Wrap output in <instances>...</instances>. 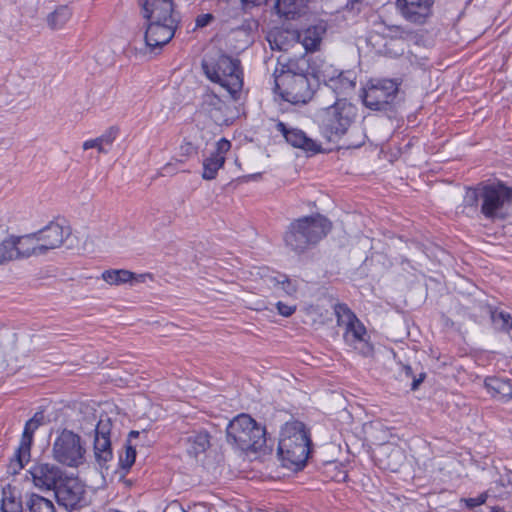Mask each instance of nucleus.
Segmentation results:
<instances>
[{
	"label": "nucleus",
	"mask_w": 512,
	"mask_h": 512,
	"mask_svg": "<svg viewBox=\"0 0 512 512\" xmlns=\"http://www.w3.org/2000/svg\"><path fill=\"white\" fill-rule=\"evenodd\" d=\"M136 447H137L136 445L135 446L130 445V462H129L130 468L133 466L135 459H136V455L138 453Z\"/></svg>",
	"instance_id": "nucleus-52"
},
{
	"label": "nucleus",
	"mask_w": 512,
	"mask_h": 512,
	"mask_svg": "<svg viewBox=\"0 0 512 512\" xmlns=\"http://www.w3.org/2000/svg\"><path fill=\"white\" fill-rule=\"evenodd\" d=\"M124 456L120 457V463L123 469L128 467V440L123 444Z\"/></svg>",
	"instance_id": "nucleus-50"
},
{
	"label": "nucleus",
	"mask_w": 512,
	"mask_h": 512,
	"mask_svg": "<svg viewBox=\"0 0 512 512\" xmlns=\"http://www.w3.org/2000/svg\"><path fill=\"white\" fill-rule=\"evenodd\" d=\"M54 493L59 506L70 512L89 504L85 485L75 477L65 475L55 488Z\"/></svg>",
	"instance_id": "nucleus-12"
},
{
	"label": "nucleus",
	"mask_w": 512,
	"mask_h": 512,
	"mask_svg": "<svg viewBox=\"0 0 512 512\" xmlns=\"http://www.w3.org/2000/svg\"><path fill=\"white\" fill-rule=\"evenodd\" d=\"M282 285L280 286L288 295H293L297 292V284L292 281L287 275L279 277Z\"/></svg>",
	"instance_id": "nucleus-42"
},
{
	"label": "nucleus",
	"mask_w": 512,
	"mask_h": 512,
	"mask_svg": "<svg viewBox=\"0 0 512 512\" xmlns=\"http://www.w3.org/2000/svg\"><path fill=\"white\" fill-rule=\"evenodd\" d=\"M71 16V9L67 5H61L48 15L47 23L51 29L58 30L65 26Z\"/></svg>",
	"instance_id": "nucleus-29"
},
{
	"label": "nucleus",
	"mask_w": 512,
	"mask_h": 512,
	"mask_svg": "<svg viewBox=\"0 0 512 512\" xmlns=\"http://www.w3.org/2000/svg\"><path fill=\"white\" fill-rule=\"evenodd\" d=\"M297 62L300 64L301 67H304V72L307 74V76L310 74L315 79H317V71L322 70L324 68V65L328 63L324 59H321L320 57H311L307 60L302 59Z\"/></svg>",
	"instance_id": "nucleus-35"
},
{
	"label": "nucleus",
	"mask_w": 512,
	"mask_h": 512,
	"mask_svg": "<svg viewBox=\"0 0 512 512\" xmlns=\"http://www.w3.org/2000/svg\"><path fill=\"white\" fill-rule=\"evenodd\" d=\"M276 130L283 135L287 143L295 148H300L313 154L321 151V146L309 138L301 129L289 128L285 123L279 121L276 124Z\"/></svg>",
	"instance_id": "nucleus-18"
},
{
	"label": "nucleus",
	"mask_w": 512,
	"mask_h": 512,
	"mask_svg": "<svg viewBox=\"0 0 512 512\" xmlns=\"http://www.w3.org/2000/svg\"><path fill=\"white\" fill-rule=\"evenodd\" d=\"M43 253L59 248L71 235L70 226L60 222H50L43 229L36 232Z\"/></svg>",
	"instance_id": "nucleus-15"
},
{
	"label": "nucleus",
	"mask_w": 512,
	"mask_h": 512,
	"mask_svg": "<svg viewBox=\"0 0 512 512\" xmlns=\"http://www.w3.org/2000/svg\"><path fill=\"white\" fill-rule=\"evenodd\" d=\"M133 404L135 408H139L134 412V416L141 417L146 414V409L150 406L149 400L142 394L137 393L134 395Z\"/></svg>",
	"instance_id": "nucleus-38"
},
{
	"label": "nucleus",
	"mask_w": 512,
	"mask_h": 512,
	"mask_svg": "<svg viewBox=\"0 0 512 512\" xmlns=\"http://www.w3.org/2000/svg\"><path fill=\"white\" fill-rule=\"evenodd\" d=\"M203 104L211 110L214 109L218 111L222 110L224 105L221 98L214 92H207L203 95Z\"/></svg>",
	"instance_id": "nucleus-39"
},
{
	"label": "nucleus",
	"mask_w": 512,
	"mask_h": 512,
	"mask_svg": "<svg viewBox=\"0 0 512 512\" xmlns=\"http://www.w3.org/2000/svg\"><path fill=\"white\" fill-rule=\"evenodd\" d=\"M485 387L491 397L498 401L505 403L512 399V383L509 379L487 377Z\"/></svg>",
	"instance_id": "nucleus-22"
},
{
	"label": "nucleus",
	"mask_w": 512,
	"mask_h": 512,
	"mask_svg": "<svg viewBox=\"0 0 512 512\" xmlns=\"http://www.w3.org/2000/svg\"><path fill=\"white\" fill-rule=\"evenodd\" d=\"M400 376L405 377L406 379H411V390L415 391L426 378V373L421 371L418 375H416L414 373V369L410 365L402 364Z\"/></svg>",
	"instance_id": "nucleus-36"
},
{
	"label": "nucleus",
	"mask_w": 512,
	"mask_h": 512,
	"mask_svg": "<svg viewBox=\"0 0 512 512\" xmlns=\"http://www.w3.org/2000/svg\"><path fill=\"white\" fill-rule=\"evenodd\" d=\"M357 115V108L346 99H338L327 107L320 118V131L329 142H338L344 136Z\"/></svg>",
	"instance_id": "nucleus-7"
},
{
	"label": "nucleus",
	"mask_w": 512,
	"mask_h": 512,
	"mask_svg": "<svg viewBox=\"0 0 512 512\" xmlns=\"http://www.w3.org/2000/svg\"><path fill=\"white\" fill-rule=\"evenodd\" d=\"M16 248L14 236H10L0 243V265L18 259Z\"/></svg>",
	"instance_id": "nucleus-33"
},
{
	"label": "nucleus",
	"mask_w": 512,
	"mask_h": 512,
	"mask_svg": "<svg viewBox=\"0 0 512 512\" xmlns=\"http://www.w3.org/2000/svg\"><path fill=\"white\" fill-rule=\"evenodd\" d=\"M34 486L43 491L55 490L65 473L53 463L36 462L28 470Z\"/></svg>",
	"instance_id": "nucleus-13"
},
{
	"label": "nucleus",
	"mask_w": 512,
	"mask_h": 512,
	"mask_svg": "<svg viewBox=\"0 0 512 512\" xmlns=\"http://www.w3.org/2000/svg\"><path fill=\"white\" fill-rule=\"evenodd\" d=\"M434 0H396L398 13L409 23L424 25L433 14Z\"/></svg>",
	"instance_id": "nucleus-14"
},
{
	"label": "nucleus",
	"mask_w": 512,
	"mask_h": 512,
	"mask_svg": "<svg viewBox=\"0 0 512 512\" xmlns=\"http://www.w3.org/2000/svg\"><path fill=\"white\" fill-rule=\"evenodd\" d=\"M210 434L205 430L193 431L185 439L189 455L197 457L210 447Z\"/></svg>",
	"instance_id": "nucleus-26"
},
{
	"label": "nucleus",
	"mask_w": 512,
	"mask_h": 512,
	"mask_svg": "<svg viewBox=\"0 0 512 512\" xmlns=\"http://www.w3.org/2000/svg\"><path fill=\"white\" fill-rule=\"evenodd\" d=\"M38 428L39 426L34 424V422L29 420L26 422L19 447L14 454V458L11 459L9 464L8 469L10 473H17L24 468L25 464L29 462L33 435Z\"/></svg>",
	"instance_id": "nucleus-17"
},
{
	"label": "nucleus",
	"mask_w": 512,
	"mask_h": 512,
	"mask_svg": "<svg viewBox=\"0 0 512 512\" xmlns=\"http://www.w3.org/2000/svg\"><path fill=\"white\" fill-rule=\"evenodd\" d=\"M482 209L481 184L475 187H466L462 203L456 207V213L468 218H480Z\"/></svg>",
	"instance_id": "nucleus-19"
},
{
	"label": "nucleus",
	"mask_w": 512,
	"mask_h": 512,
	"mask_svg": "<svg viewBox=\"0 0 512 512\" xmlns=\"http://www.w3.org/2000/svg\"><path fill=\"white\" fill-rule=\"evenodd\" d=\"M487 495L486 494H480L477 497L474 498H467L464 499V502L466 506L470 509L478 507L486 502Z\"/></svg>",
	"instance_id": "nucleus-45"
},
{
	"label": "nucleus",
	"mask_w": 512,
	"mask_h": 512,
	"mask_svg": "<svg viewBox=\"0 0 512 512\" xmlns=\"http://www.w3.org/2000/svg\"><path fill=\"white\" fill-rule=\"evenodd\" d=\"M283 275L284 274H277L276 276H270L268 280L274 286H281L282 282L280 281L279 277Z\"/></svg>",
	"instance_id": "nucleus-53"
},
{
	"label": "nucleus",
	"mask_w": 512,
	"mask_h": 512,
	"mask_svg": "<svg viewBox=\"0 0 512 512\" xmlns=\"http://www.w3.org/2000/svg\"><path fill=\"white\" fill-rule=\"evenodd\" d=\"M304 67L296 61H290L284 65L278 73L274 71V91L281 98L291 104H306L314 94V89L309 82Z\"/></svg>",
	"instance_id": "nucleus-5"
},
{
	"label": "nucleus",
	"mask_w": 512,
	"mask_h": 512,
	"mask_svg": "<svg viewBox=\"0 0 512 512\" xmlns=\"http://www.w3.org/2000/svg\"><path fill=\"white\" fill-rule=\"evenodd\" d=\"M225 163V157H215L210 155L203 161V173L202 177L205 180H213L216 178L217 172L223 167Z\"/></svg>",
	"instance_id": "nucleus-31"
},
{
	"label": "nucleus",
	"mask_w": 512,
	"mask_h": 512,
	"mask_svg": "<svg viewBox=\"0 0 512 512\" xmlns=\"http://www.w3.org/2000/svg\"><path fill=\"white\" fill-rule=\"evenodd\" d=\"M25 506L28 512H56V508L52 500L36 493L28 495Z\"/></svg>",
	"instance_id": "nucleus-28"
},
{
	"label": "nucleus",
	"mask_w": 512,
	"mask_h": 512,
	"mask_svg": "<svg viewBox=\"0 0 512 512\" xmlns=\"http://www.w3.org/2000/svg\"><path fill=\"white\" fill-rule=\"evenodd\" d=\"M491 321L497 331L508 333L512 331V316L503 310L491 311Z\"/></svg>",
	"instance_id": "nucleus-30"
},
{
	"label": "nucleus",
	"mask_w": 512,
	"mask_h": 512,
	"mask_svg": "<svg viewBox=\"0 0 512 512\" xmlns=\"http://www.w3.org/2000/svg\"><path fill=\"white\" fill-rule=\"evenodd\" d=\"M481 215L491 222L503 221L512 215V188L502 183L483 184Z\"/></svg>",
	"instance_id": "nucleus-9"
},
{
	"label": "nucleus",
	"mask_w": 512,
	"mask_h": 512,
	"mask_svg": "<svg viewBox=\"0 0 512 512\" xmlns=\"http://www.w3.org/2000/svg\"><path fill=\"white\" fill-rule=\"evenodd\" d=\"M29 421L34 422V424L40 427L44 422L43 412H36L34 416L31 419H29Z\"/></svg>",
	"instance_id": "nucleus-51"
},
{
	"label": "nucleus",
	"mask_w": 512,
	"mask_h": 512,
	"mask_svg": "<svg viewBox=\"0 0 512 512\" xmlns=\"http://www.w3.org/2000/svg\"><path fill=\"white\" fill-rule=\"evenodd\" d=\"M14 240L17 246L18 259L44 255L36 232L23 236H14Z\"/></svg>",
	"instance_id": "nucleus-21"
},
{
	"label": "nucleus",
	"mask_w": 512,
	"mask_h": 512,
	"mask_svg": "<svg viewBox=\"0 0 512 512\" xmlns=\"http://www.w3.org/2000/svg\"><path fill=\"white\" fill-rule=\"evenodd\" d=\"M356 78L357 76L354 71H338L327 86L333 90L336 95L345 96L355 88Z\"/></svg>",
	"instance_id": "nucleus-24"
},
{
	"label": "nucleus",
	"mask_w": 512,
	"mask_h": 512,
	"mask_svg": "<svg viewBox=\"0 0 512 512\" xmlns=\"http://www.w3.org/2000/svg\"><path fill=\"white\" fill-rule=\"evenodd\" d=\"M132 382H136V380L130 378L129 383L131 384Z\"/></svg>",
	"instance_id": "nucleus-55"
},
{
	"label": "nucleus",
	"mask_w": 512,
	"mask_h": 512,
	"mask_svg": "<svg viewBox=\"0 0 512 512\" xmlns=\"http://www.w3.org/2000/svg\"><path fill=\"white\" fill-rule=\"evenodd\" d=\"M214 20V16L211 13L200 14L196 17L195 25L196 28H204L208 26Z\"/></svg>",
	"instance_id": "nucleus-44"
},
{
	"label": "nucleus",
	"mask_w": 512,
	"mask_h": 512,
	"mask_svg": "<svg viewBox=\"0 0 512 512\" xmlns=\"http://www.w3.org/2000/svg\"><path fill=\"white\" fill-rule=\"evenodd\" d=\"M142 17L146 20L177 14L173 0H137Z\"/></svg>",
	"instance_id": "nucleus-20"
},
{
	"label": "nucleus",
	"mask_w": 512,
	"mask_h": 512,
	"mask_svg": "<svg viewBox=\"0 0 512 512\" xmlns=\"http://www.w3.org/2000/svg\"><path fill=\"white\" fill-rule=\"evenodd\" d=\"M1 512H23V504L10 489H3Z\"/></svg>",
	"instance_id": "nucleus-32"
},
{
	"label": "nucleus",
	"mask_w": 512,
	"mask_h": 512,
	"mask_svg": "<svg viewBox=\"0 0 512 512\" xmlns=\"http://www.w3.org/2000/svg\"><path fill=\"white\" fill-rule=\"evenodd\" d=\"M400 82L396 79H372L360 95L364 106L373 111H391L395 105Z\"/></svg>",
	"instance_id": "nucleus-10"
},
{
	"label": "nucleus",
	"mask_w": 512,
	"mask_h": 512,
	"mask_svg": "<svg viewBox=\"0 0 512 512\" xmlns=\"http://www.w3.org/2000/svg\"><path fill=\"white\" fill-rule=\"evenodd\" d=\"M325 32V28L321 25L310 26L301 32H296V40L307 52H314L319 49Z\"/></svg>",
	"instance_id": "nucleus-23"
},
{
	"label": "nucleus",
	"mask_w": 512,
	"mask_h": 512,
	"mask_svg": "<svg viewBox=\"0 0 512 512\" xmlns=\"http://www.w3.org/2000/svg\"><path fill=\"white\" fill-rule=\"evenodd\" d=\"M101 278L109 285H119L128 282V270L110 269L101 274Z\"/></svg>",
	"instance_id": "nucleus-34"
},
{
	"label": "nucleus",
	"mask_w": 512,
	"mask_h": 512,
	"mask_svg": "<svg viewBox=\"0 0 512 512\" xmlns=\"http://www.w3.org/2000/svg\"><path fill=\"white\" fill-rule=\"evenodd\" d=\"M206 77L225 88L233 100H238L243 88V71L239 59L223 53L206 56L202 60Z\"/></svg>",
	"instance_id": "nucleus-6"
},
{
	"label": "nucleus",
	"mask_w": 512,
	"mask_h": 512,
	"mask_svg": "<svg viewBox=\"0 0 512 512\" xmlns=\"http://www.w3.org/2000/svg\"><path fill=\"white\" fill-rule=\"evenodd\" d=\"M226 433L228 442L246 454L266 455L272 451L271 446L267 444L265 427L248 414H240L231 420Z\"/></svg>",
	"instance_id": "nucleus-4"
},
{
	"label": "nucleus",
	"mask_w": 512,
	"mask_h": 512,
	"mask_svg": "<svg viewBox=\"0 0 512 512\" xmlns=\"http://www.w3.org/2000/svg\"><path fill=\"white\" fill-rule=\"evenodd\" d=\"M139 436V431L130 430V439L137 438Z\"/></svg>",
	"instance_id": "nucleus-54"
},
{
	"label": "nucleus",
	"mask_w": 512,
	"mask_h": 512,
	"mask_svg": "<svg viewBox=\"0 0 512 512\" xmlns=\"http://www.w3.org/2000/svg\"><path fill=\"white\" fill-rule=\"evenodd\" d=\"M338 71L332 64L327 63L322 70L317 71V81H322L327 86Z\"/></svg>",
	"instance_id": "nucleus-40"
},
{
	"label": "nucleus",
	"mask_w": 512,
	"mask_h": 512,
	"mask_svg": "<svg viewBox=\"0 0 512 512\" xmlns=\"http://www.w3.org/2000/svg\"><path fill=\"white\" fill-rule=\"evenodd\" d=\"M361 0H348L345 8L351 12L358 13L360 11Z\"/></svg>",
	"instance_id": "nucleus-49"
},
{
	"label": "nucleus",
	"mask_w": 512,
	"mask_h": 512,
	"mask_svg": "<svg viewBox=\"0 0 512 512\" xmlns=\"http://www.w3.org/2000/svg\"><path fill=\"white\" fill-rule=\"evenodd\" d=\"M147 279L152 281L153 275L151 273L136 274V273L130 272V286H132L136 283L146 282Z\"/></svg>",
	"instance_id": "nucleus-47"
},
{
	"label": "nucleus",
	"mask_w": 512,
	"mask_h": 512,
	"mask_svg": "<svg viewBox=\"0 0 512 512\" xmlns=\"http://www.w3.org/2000/svg\"><path fill=\"white\" fill-rule=\"evenodd\" d=\"M334 313L338 325L345 326V343L364 357L372 356L374 347L368 340L367 330L350 308L346 304L337 303L334 306Z\"/></svg>",
	"instance_id": "nucleus-8"
},
{
	"label": "nucleus",
	"mask_w": 512,
	"mask_h": 512,
	"mask_svg": "<svg viewBox=\"0 0 512 512\" xmlns=\"http://www.w3.org/2000/svg\"><path fill=\"white\" fill-rule=\"evenodd\" d=\"M111 422L101 419L95 427L94 456L99 466L103 467L113 457L110 440Z\"/></svg>",
	"instance_id": "nucleus-16"
},
{
	"label": "nucleus",
	"mask_w": 512,
	"mask_h": 512,
	"mask_svg": "<svg viewBox=\"0 0 512 512\" xmlns=\"http://www.w3.org/2000/svg\"><path fill=\"white\" fill-rule=\"evenodd\" d=\"M82 147L84 150L96 149L98 153H108V148H105L97 138L84 141Z\"/></svg>",
	"instance_id": "nucleus-43"
},
{
	"label": "nucleus",
	"mask_w": 512,
	"mask_h": 512,
	"mask_svg": "<svg viewBox=\"0 0 512 512\" xmlns=\"http://www.w3.org/2000/svg\"><path fill=\"white\" fill-rule=\"evenodd\" d=\"M293 40H296V32L294 31L277 29L267 35L270 48L277 51L287 50Z\"/></svg>",
	"instance_id": "nucleus-27"
},
{
	"label": "nucleus",
	"mask_w": 512,
	"mask_h": 512,
	"mask_svg": "<svg viewBox=\"0 0 512 512\" xmlns=\"http://www.w3.org/2000/svg\"><path fill=\"white\" fill-rule=\"evenodd\" d=\"M118 135L119 128L116 126H111L103 134L97 137V139L105 148H108L109 151L113 142L117 139Z\"/></svg>",
	"instance_id": "nucleus-37"
},
{
	"label": "nucleus",
	"mask_w": 512,
	"mask_h": 512,
	"mask_svg": "<svg viewBox=\"0 0 512 512\" xmlns=\"http://www.w3.org/2000/svg\"><path fill=\"white\" fill-rule=\"evenodd\" d=\"M86 449L81 437L71 430L63 429L52 445V456L58 463L77 468L85 463Z\"/></svg>",
	"instance_id": "nucleus-11"
},
{
	"label": "nucleus",
	"mask_w": 512,
	"mask_h": 512,
	"mask_svg": "<svg viewBox=\"0 0 512 512\" xmlns=\"http://www.w3.org/2000/svg\"><path fill=\"white\" fill-rule=\"evenodd\" d=\"M241 2H242L244 9L247 10V9H250L253 7L261 6V5L265 4L267 2V0H241Z\"/></svg>",
	"instance_id": "nucleus-48"
},
{
	"label": "nucleus",
	"mask_w": 512,
	"mask_h": 512,
	"mask_svg": "<svg viewBox=\"0 0 512 512\" xmlns=\"http://www.w3.org/2000/svg\"><path fill=\"white\" fill-rule=\"evenodd\" d=\"M311 0H277L275 9L277 13L287 20H294L305 13Z\"/></svg>",
	"instance_id": "nucleus-25"
},
{
	"label": "nucleus",
	"mask_w": 512,
	"mask_h": 512,
	"mask_svg": "<svg viewBox=\"0 0 512 512\" xmlns=\"http://www.w3.org/2000/svg\"><path fill=\"white\" fill-rule=\"evenodd\" d=\"M312 441L306 425L300 421L287 422L280 434L277 455L283 467L302 470L311 452Z\"/></svg>",
	"instance_id": "nucleus-2"
},
{
	"label": "nucleus",
	"mask_w": 512,
	"mask_h": 512,
	"mask_svg": "<svg viewBox=\"0 0 512 512\" xmlns=\"http://www.w3.org/2000/svg\"><path fill=\"white\" fill-rule=\"evenodd\" d=\"M231 143L225 138H221L216 143V149L214 152L211 153V155L215 157H225V154L230 150Z\"/></svg>",
	"instance_id": "nucleus-41"
},
{
	"label": "nucleus",
	"mask_w": 512,
	"mask_h": 512,
	"mask_svg": "<svg viewBox=\"0 0 512 512\" xmlns=\"http://www.w3.org/2000/svg\"><path fill=\"white\" fill-rule=\"evenodd\" d=\"M180 25L178 14L145 21L143 34L135 35L130 51L136 59L147 61L159 55L165 45L175 36Z\"/></svg>",
	"instance_id": "nucleus-1"
},
{
	"label": "nucleus",
	"mask_w": 512,
	"mask_h": 512,
	"mask_svg": "<svg viewBox=\"0 0 512 512\" xmlns=\"http://www.w3.org/2000/svg\"><path fill=\"white\" fill-rule=\"evenodd\" d=\"M276 308L278 313L284 317L291 316L296 310V306H290L281 301L277 302Z\"/></svg>",
	"instance_id": "nucleus-46"
},
{
	"label": "nucleus",
	"mask_w": 512,
	"mask_h": 512,
	"mask_svg": "<svg viewBox=\"0 0 512 512\" xmlns=\"http://www.w3.org/2000/svg\"><path fill=\"white\" fill-rule=\"evenodd\" d=\"M332 223L317 213L293 220L283 235L286 248L301 255L317 245L331 231Z\"/></svg>",
	"instance_id": "nucleus-3"
}]
</instances>
